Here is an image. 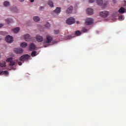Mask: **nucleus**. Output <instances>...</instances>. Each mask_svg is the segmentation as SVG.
<instances>
[{
	"instance_id": "f257e3e1",
	"label": "nucleus",
	"mask_w": 126,
	"mask_h": 126,
	"mask_svg": "<svg viewBox=\"0 0 126 126\" xmlns=\"http://www.w3.org/2000/svg\"><path fill=\"white\" fill-rule=\"evenodd\" d=\"M66 23L68 25L74 24V23H75V19L73 17H70L66 21Z\"/></svg>"
},
{
	"instance_id": "f03ea898",
	"label": "nucleus",
	"mask_w": 126,
	"mask_h": 126,
	"mask_svg": "<svg viewBox=\"0 0 126 126\" xmlns=\"http://www.w3.org/2000/svg\"><path fill=\"white\" fill-rule=\"evenodd\" d=\"M30 58V56H29L28 54H26L21 56L20 58V60L21 61V62H23L24 61H28Z\"/></svg>"
},
{
	"instance_id": "7ed1b4c3",
	"label": "nucleus",
	"mask_w": 126,
	"mask_h": 126,
	"mask_svg": "<svg viewBox=\"0 0 126 126\" xmlns=\"http://www.w3.org/2000/svg\"><path fill=\"white\" fill-rule=\"evenodd\" d=\"M99 14L101 17H103V18H105L109 16V12L107 11H103L100 12Z\"/></svg>"
},
{
	"instance_id": "20e7f679",
	"label": "nucleus",
	"mask_w": 126,
	"mask_h": 126,
	"mask_svg": "<svg viewBox=\"0 0 126 126\" xmlns=\"http://www.w3.org/2000/svg\"><path fill=\"white\" fill-rule=\"evenodd\" d=\"M94 21V20H93V19L91 18H87L86 19V25H91V24H92V23H93V22Z\"/></svg>"
},
{
	"instance_id": "39448f33",
	"label": "nucleus",
	"mask_w": 126,
	"mask_h": 126,
	"mask_svg": "<svg viewBox=\"0 0 126 126\" xmlns=\"http://www.w3.org/2000/svg\"><path fill=\"white\" fill-rule=\"evenodd\" d=\"M6 62L10 63L9 65H15L16 63V61H12V58H7L6 59Z\"/></svg>"
},
{
	"instance_id": "423d86ee",
	"label": "nucleus",
	"mask_w": 126,
	"mask_h": 126,
	"mask_svg": "<svg viewBox=\"0 0 126 126\" xmlns=\"http://www.w3.org/2000/svg\"><path fill=\"white\" fill-rule=\"evenodd\" d=\"M53 41V37L50 35L46 36V39L45 40V43L46 44H50Z\"/></svg>"
},
{
	"instance_id": "0eeeda50",
	"label": "nucleus",
	"mask_w": 126,
	"mask_h": 126,
	"mask_svg": "<svg viewBox=\"0 0 126 126\" xmlns=\"http://www.w3.org/2000/svg\"><path fill=\"white\" fill-rule=\"evenodd\" d=\"M96 2L98 5H103V0H96ZM95 1V0H89V2L90 3H92Z\"/></svg>"
},
{
	"instance_id": "6e6552de",
	"label": "nucleus",
	"mask_w": 126,
	"mask_h": 126,
	"mask_svg": "<svg viewBox=\"0 0 126 126\" xmlns=\"http://www.w3.org/2000/svg\"><path fill=\"white\" fill-rule=\"evenodd\" d=\"M7 43H12L13 42V38L10 35H7L5 38Z\"/></svg>"
},
{
	"instance_id": "1a4fd4ad",
	"label": "nucleus",
	"mask_w": 126,
	"mask_h": 126,
	"mask_svg": "<svg viewBox=\"0 0 126 126\" xmlns=\"http://www.w3.org/2000/svg\"><path fill=\"white\" fill-rule=\"evenodd\" d=\"M35 39L36 41H37V42H38L39 43L43 42L44 40V38L42 36H40L39 35H37L35 37Z\"/></svg>"
},
{
	"instance_id": "9d476101",
	"label": "nucleus",
	"mask_w": 126,
	"mask_h": 126,
	"mask_svg": "<svg viewBox=\"0 0 126 126\" xmlns=\"http://www.w3.org/2000/svg\"><path fill=\"white\" fill-rule=\"evenodd\" d=\"M14 52L16 54H21L23 53V49L21 48H17L14 49Z\"/></svg>"
},
{
	"instance_id": "9b49d317",
	"label": "nucleus",
	"mask_w": 126,
	"mask_h": 126,
	"mask_svg": "<svg viewBox=\"0 0 126 126\" xmlns=\"http://www.w3.org/2000/svg\"><path fill=\"white\" fill-rule=\"evenodd\" d=\"M36 49V45L34 43H30L29 45V50L34 51Z\"/></svg>"
},
{
	"instance_id": "f8f14e48",
	"label": "nucleus",
	"mask_w": 126,
	"mask_h": 126,
	"mask_svg": "<svg viewBox=\"0 0 126 126\" xmlns=\"http://www.w3.org/2000/svg\"><path fill=\"white\" fill-rule=\"evenodd\" d=\"M24 38L25 40L28 42L31 40V36H30V35H29V34H26L24 35Z\"/></svg>"
},
{
	"instance_id": "ddd939ff",
	"label": "nucleus",
	"mask_w": 126,
	"mask_h": 126,
	"mask_svg": "<svg viewBox=\"0 0 126 126\" xmlns=\"http://www.w3.org/2000/svg\"><path fill=\"white\" fill-rule=\"evenodd\" d=\"M73 10V7H72V6H71L66 9V13H67V14H69V13H71L72 12Z\"/></svg>"
},
{
	"instance_id": "4468645a",
	"label": "nucleus",
	"mask_w": 126,
	"mask_h": 126,
	"mask_svg": "<svg viewBox=\"0 0 126 126\" xmlns=\"http://www.w3.org/2000/svg\"><path fill=\"white\" fill-rule=\"evenodd\" d=\"M86 12L87 14H89L90 15H92V14H93V9L91 8H88L86 10Z\"/></svg>"
},
{
	"instance_id": "2eb2a0df",
	"label": "nucleus",
	"mask_w": 126,
	"mask_h": 126,
	"mask_svg": "<svg viewBox=\"0 0 126 126\" xmlns=\"http://www.w3.org/2000/svg\"><path fill=\"white\" fill-rule=\"evenodd\" d=\"M20 30V28L19 27H17L15 28V29H12V31L14 32V33H18Z\"/></svg>"
},
{
	"instance_id": "dca6fc26",
	"label": "nucleus",
	"mask_w": 126,
	"mask_h": 126,
	"mask_svg": "<svg viewBox=\"0 0 126 126\" xmlns=\"http://www.w3.org/2000/svg\"><path fill=\"white\" fill-rule=\"evenodd\" d=\"M3 74H5V75H8V71H0V75H3Z\"/></svg>"
},
{
	"instance_id": "f3484780",
	"label": "nucleus",
	"mask_w": 126,
	"mask_h": 126,
	"mask_svg": "<svg viewBox=\"0 0 126 126\" xmlns=\"http://www.w3.org/2000/svg\"><path fill=\"white\" fill-rule=\"evenodd\" d=\"M125 8L122 7L121 8H120V9L118 10V12H119V13H125Z\"/></svg>"
},
{
	"instance_id": "a211bd4d",
	"label": "nucleus",
	"mask_w": 126,
	"mask_h": 126,
	"mask_svg": "<svg viewBox=\"0 0 126 126\" xmlns=\"http://www.w3.org/2000/svg\"><path fill=\"white\" fill-rule=\"evenodd\" d=\"M33 20L35 22H38V21H40V17H38V16H35L33 17Z\"/></svg>"
},
{
	"instance_id": "6ab92c4d",
	"label": "nucleus",
	"mask_w": 126,
	"mask_h": 126,
	"mask_svg": "<svg viewBox=\"0 0 126 126\" xmlns=\"http://www.w3.org/2000/svg\"><path fill=\"white\" fill-rule=\"evenodd\" d=\"M0 67H5L6 66L5 62H0Z\"/></svg>"
},
{
	"instance_id": "aec40b11",
	"label": "nucleus",
	"mask_w": 126,
	"mask_h": 126,
	"mask_svg": "<svg viewBox=\"0 0 126 126\" xmlns=\"http://www.w3.org/2000/svg\"><path fill=\"white\" fill-rule=\"evenodd\" d=\"M28 45V44L26 42H23L21 44V47H22V48H25L26 47H27V45Z\"/></svg>"
},
{
	"instance_id": "412c9836",
	"label": "nucleus",
	"mask_w": 126,
	"mask_h": 126,
	"mask_svg": "<svg viewBox=\"0 0 126 126\" xmlns=\"http://www.w3.org/2000/svg\"><path fill=\"white\" fill-rule=\"evenodd\" d=\"M54 12H55V13H60V12H61V8L57 7L54 11Z\"/></svg>"
},
{
	"instance_id": "4be33fe9",
	"label": "nucleus",
	"mask_w": 126,
	"mask_h": 126,
	"mask_svg": "<svg viewBox=\"0 0 126 126\" xmlns=\"http://www.w3.org/2000/svg\"><path fill=\"white\" fill-rule=\"evenodd\" d=\"M48 4L50 6V7H54V3H53V2L51 1H49Z\"/></svg>"
},
{
	"instance_id": "5701e85b",
	"label": "nucleus",
	"mask_w": 126,
	"mask_h": 126,
	"mask_svg": "<svg viewBox=\"0 0 126 126\" xmlns=\"http://www.w3.org/2000/svg\"><path fill=\"white\" fill-rule=\"evenodd\" d=\"M32 57H36L37 56V52L36 51H32L31 53Z\"/></svg>"
},
{
	"instance_id": "b1692460",
	"label": "nucleus",
	"mask_w": 126,
	"mask_h": 126,
	"mask_svg": "<svg viewBox=\"0 0 126 126\" xmlns=\"http://www.w3.org/2000/svg\"><path fill=\"white\" fill-rule=\"evenodd\" d=\"M75 35H76V36H80V35H81V32L79 31H76Z\"/></svg>"
},
{
	"instance_id": "393cba45",
	"label": "nucleus",
	"mask_w": 126,
	"mask_h": 126,
	"mask_svg": "<svg viewBox=\"0 0 126 126\" xmlns=\"http://www.w3.org/2000/svg\"><path fill=\"white\" fill-rule=\"evenodd\" d=\"M4 6H9V2L5 1L3 3Z\"/></svg>"
},
{
	"instance_id": "a878e982",
	"label": "nucleus",
	"mask_w": 126,
	"mask_h": 126,
	"mask_svg": "<svg viewBox=\"0 0 126 126\" xmlns=\"http://www.w3.org/2000/svg\"><path fill=\"white\" fill-rule=\"evenodd\" d=\"M6 22L8 24H9L10 23H11L12 22V20H10L9 19H7L6 20Z\"/></svg>"
},
{
	"instance_id": "bb28decb",
	"label": "nucleus",
	"mask_w": 126,
	"mask_h": 126,
	"mask_svg": "<svg viewBox=\"0 0 126 126\" xmlns=\"http://www.w3.org/2000/svg\"><path fill=\"white\" fill-rule=\"evenodd\" d=\"M45 27H46V28H50V27H51V25L49 23H46L45 24Z\"/></svg>"
},
{
	"instance_id": "cd10ccee",
	"label": "nucleus",
	"mask_w": 126,
	"mask_h": 126,
	"mask_svg": "<svg viewBox=\"0 0 126 126\" xmlns=\"http://www.w3.org/2000/svg\"><path fill=\"white\" fill-rule=\"evenodd\" d=\"M7 33L5 32H0V35H3L4 36V35H6Z\"/></svg>"
},
{
	"instance_id": "c85d7f7f",
	"label": "nucleus",
	"mask_w": 126,
	"mask_h": 126,
	"mask_svg": "<svg viewBox=\"0 0 126 126\" xmlns=\"http://www.w3.org/2000/svg\"><path fill=\"white\" fill-rule=\"evenodd\" d=\"M66 38L67 39H68V40H70V39H72V38H73V36H72L71 35H67Z\"/></svg>"
},
{
	"instance_id": "c756f323",
	"label": "nucleus",
	"mask_w": 126,
	"mask_h": 126,
	"mask_svg": "<svg viewBox=\"0 0 126 126\" xmlns=\"http://www.w3.org/2000/svg\"><path fill=\"white\" fill-rule=\"evenodd\" d=\"M60 33V30H56L54 31V33L55 34H59Z\"/></svg>"
},
{
	"instance_id": "7c9ffc66",
	"label": "nucleus",
	"mask_w": 126,
	"mask_h": 126,
	"mask_svg": "<svg viewBox=\"0 0 126 126\" xmlns=\"http://www.w3.org/2000/svg\"><path fill=\"white\" fill-rule=\"evenodd\" d=\"M16 63H18L19 65H21L22 64V63L19 62L18 60H15Z\"/></svg>"
},
{
	"instance_id": "2f4dec72",
	"label": "nucleus",
	"mask_w": 126,
	"mask_h": 126,
	"mask_svg": "<svg viewBox=\"0 0 126 126\" xmlns=\"http://www.w3.org/2000/svg\"><path fill=\"white\" fill-rule=\"evenodd\" d=\"M82 31H83V32L85 33V32H87V29H86V28H83L82 29Z\"/></svg>"
},
{
	"instance_id": "473e14b6",
	"label": "nucleus",
	"mask_w": 126,
	"mask_h": 126,
	"mask_svg": "<svg viewBox=\"0 0 126 126\" xmlns=\"http://www.w3.org/2000/svg\"><path fill=\"white\" fill-rule=\"evenodd\" d=\"M43 9H44L43 6L40 7L39 10H43Z\"/></svg>"
},
{
	"instance_id": "72a5a7b5",
	"label": "nucleus",
	"mask_w": 126,
	"mask_h": 126,
	"mask_svg": "<svg viewBox=\"0 0 126 126\" xmlns=\"http://www.w3.org/2000/svg\"><path fill=\"white\" fill-rule=\"evenodd\" d=\"M119 19H123V16H121L119 17Z\"/></svg>"
},
{
	"instance_id": "f704fd0d",
	"label": "nucleus",
	"mask_w": 126,
	"mask_h": 126,
	"mask_svg": "<svg viewBox=\"0 0 126 126\" xmlns=\"http://www.w3.org/2000/svg\"><path fill=\"white\" fill-rule=\"evenodd\" d=\"M2 26H3V24H0V28H1V27H2Z\"/></svg>"
},
{
	"instance_id": "c9c22d12",
	"label": "nucleus",
	"mask_w": 126,
	"mask_h": 126,
	"mask_svg": "<svg viewBox=\"0 0 126 126\" xmlns=\"http://www.w3.org/2000/svg\"><path fill=\"white\" fill-rule=\"evenodd\" d=\"M11 69H13V70H15V68L12 67Z\"/></svg>"
},
{
	"instance_id": "e433bc0d",
	"label": "nucleus",
	"mask_w": 126,
	"mask_h": 126,
	"mask_svg": "<svg viewBox=\"0 0 126 126\" xmlns=\"http://www.w3.org/2000/svg\"><path fill=\"white\" fill-rule=\"evenodd\" d=\"M19 0V1H20V2H22V1H24L25 0Z\"/></svg>"
},
{
	"instance_id": "4c0bfd02",
	"label": "nucleus",
	"mask_w": 126,
	"mask_h": 126,
	"mask_svg": "<svg viewBox=\"0 0 126 126\" xmlns=\"http://www.w3.org/2000/svg\"><path fill=\"white\" fill-rule=\"evenodd\" d=\"M34 1V0H31V2H33Z\"/></svg>"
},
{
	"instance_id": "58836bf2",
	"label": "nucleus",
	"mask_w": 126,
	"mask_h": 126,
	"mask_svg": "<svg viewBox=\"0 0 126 126\" xmlns=\"http://www.w3.org/2000/svg\"><path fill=\"white\" fill-rule=\"evenodd\" d=\"M77 23L78 24V23H79V21H77Z\"/></svg>"
},
{
	"instance_id": "ea45409f",
	"label": "nucleus",
	"mask_w": 126,
	"mask_h": 126,
	"mask_svg": "<svg viewBox=\"0 0 126 126\" xmlns=\"http://www.w3.org/2000/svg\"><path fill=\"white\" fill-rule=\"evenodd\" d=\"M113 2H114V3L116 2H115V0H113Z\"/></svg>"
}]
</instances>
